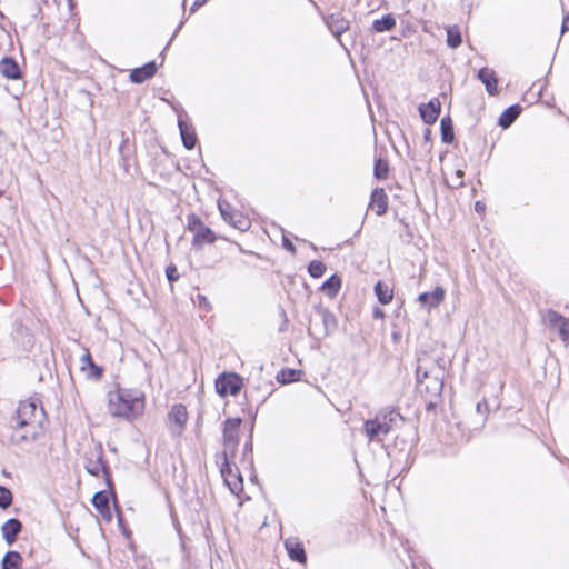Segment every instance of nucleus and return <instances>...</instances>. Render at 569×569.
Segmentation results:
<instances>
[{"instance_id": "72a5a7b5", "label": "nucleus", "mask_w": 569, "mask_h": 569, "mask_svg": "<svg viewBox=\"0 0 569 569\" xmlns=\"http://www.w3.org/2000/svg\"><path fill=\"white\" fill-rule=\"evenodd\" d=\"M299 376H300V371L295 370V369H286V370H281L278 373L277 380L280 383H290V382L297 381L299 379Z\"/></svg>"}, {"instance_id": "37998d69", "label": "nucleus", "mask_w": 569, "mask_h": 569, "mask_svg": "<svg viewBox=\"0 0 569 569\" xmlns=\"http://www.w3.org/2000/svg\"><path fill=\"white\" fill-rule=\"evenodd\" d=\"M567 31H569V14L563 17L561 23V34L566 33Z\"/></svg>"}, {"instance_id": "cd10ccee", "label": "nucleus", "mask_w": 569, "mask_h": 569, "mask_svg": "<svg viewBox=\"0 0 569 569\" xmlns=\"http://www.w3.org/2000/svg\"><path fill=\"white\" fill-rule=\"evenodd\" d=\"M340 288L341 279L337 274H333L330 278H328L321 286V290L330 298L336 297Z\"/></svg>"}, {"instance_id": "9b49d317", "label": "nucleus", "mask_w": 569, "mask_h": 569, "mask_svg": "<svg viewBox=\"0 0 569 569\" xmlns=\"http://www.w3.org/2000/svg\"><path fill=\"white\" fill-rule=\"evenodd\" d=\"M86 470L92 476H99L100 472H106V465L103 462V455L101 446L94 448L90 456L86 458Z\"/></svg>"}, {"instance_id": "20e7f679", "label": "nucleus", "mask_w": 569, "mask_h": 569, "mask_svg": "<svg viewBox=\"0 0 569 569\" xmlns=\"http://www.w3.org/2000/svg\"><path fill=\"white\" fill-rule=\"evenodd\" d=\"M240 418H228L223 423V451L221 459L234 457L239 443Z\"/></svg>"}, {"instance_id": "7ed1b4c3", "label": "nucleus", "mask_w": 569, "mask_h": 569, "mask_svg": "<svg viewBox=\"0 0 569 569\" xmlns=\"http://www.w3.org/2000/svg\"><path fill=\"white\" fill-rule=\"evenodd\" d=\"M315 316L309 321L308 333L311 337H326L336 329L335 316L322 306H316Z\"/></svg>"}, {"instance_id": "8fccbe9b", "label": "nucleus", "mask_w": 569, "mask_h": 569, "mask_svg": "<svg viewBox=\"0 0 569 569\" xmlns=\"http://www.w3.org/2000/svg\"><path fill=\"white\" fill-rule=\"evenodd\" d=\"M198 299H199L200 303H207L206 297L199 295Z\"/></svg>"}, {"instance_id": "412c9836", "label": "nucleus", "mask_w": 569, "mask_h": 569, "mask_svg": "<svg viewBox=\"0 0 569 569\" xmlns=\"http://www.w3.org/2000/svg\"><path fill=\"white\" fill-rule=\"evenodd\" d=\"M178 127H179L182 143L186 147V149H188V150L193 149L196 146V142H197V136H196L193 129L191 128V126H189L182 119H179Z\"/></svg>"}, {"instance_id": "423d86ee", "label": "nucleus", "mask_w": 569, "mask_h": 569, "mask_svg": "<svg viewBox=\"0 0 569 569\" xmlns=\"http://www.w3.org/2000/svg\"><path fill=\"white\" fill-rule=\"evenodd\" d=\"M220 472L230 491L239 495L243 490V481L238 468L232 469L230 459H222Z\"/></svg>"}, {"instance_id": "c9c22d12", "label": "nucleus", "mask_w": 569, "mask_h": 569, "mask_svg": "<svg viewBox=\"0 0 569 569\" xmlns=\"http://www.w3.org/2000/svg\"><path fill=\"white\" fill-rule=\"evenodd\" d=\"M325 271H326V266L321 261L312 260L308 264V272L312 278L322 277Z\"/></svg>"}, {"instance_id": "a211bd4d", "label": "nucleus", "mask_w": 569, "mask_h": 569, "mask_svg": "<svg viewBox=\"0 0 569 569\" xmlns=\"http://www.w3.org/2000/svg\"><path fill=\"white\" fill-rule=\"evenodd\" d=\"M157 71V66L153 61L146 63L140 68H136L130 72V80L134 83H143L146 80L153 77Z\"/></svg>"}, {"instance_id": "2eb2a0df", "label": "nucleus", "mask_w": 569, "mask_h": 569, "mask_svg": "<svg viewBox=\"0 0 569 569\" xmlns=\"http://www.w3.org/2000/svg\"><path fill=\"white\" fill-rule=\"evenodd\" d=\"M477 78L485 84L488 94L496 96L498 93V78L492 69L488 67L481 68L478 71Z\"/></svg>"}, {"instance_id": "b1692460", "label": "nucleus", "mask_w": 569, "mask_h": 569, "mask_svg": "<svg viewBox=\"0 0 569 569\" xmlns=\"http://www.w3.org/2000/svg\"><path fill=\"white\" fill-rule=\"evenodd\" d=\"M521 112V107L518 104H513L508 107L500 116L499 118V126L502 128H509L513 121L519 117Z\"/></svg>"}, {"instance_id": "a878e982", "label": "nucleus", "mask_w": 569, "mask_h": 569, "mask_svg": "<svg viewBox=\"0 0 569 569\" xmlns=\"http://www.w3.org/2000/svg\"><path fill=\"white\" fill-rule=\"evenodd\" d=\"M395 27H396V19L390 13L382 16L380 19L375 20L372 23V29L375 32L390 31Z\"/></svg>"}, {"instance_id": "ea45409f", "label": "nucleus", "mask_w": 569, "mask_h": 569, "mask_svg": "<svg viewBox=\"0 0 569 569\" xmlns=\"http://www.w3.org/2000/svg\"><path fill=\"white\" fill-rule=\"evenodd\" d=\"M562 327L560 329V335L559 337L561 338V340L563 342H566L567 345H569V320L567 322H562L560 323Z\"/></svg>"}, {"instance_id": "dca6fc26", "label": "nucleus", "mask_w": 569, "mask_h": 569, "mask_svg": "<svg viewBox=\"0 0 569 569\" xmlns=\"http://www.w3.org/2000/svg\"><path fill=\"white\" fill-rule=\"evenodd\" d=\"M446 292L442 287H436L431 292L420 293L418 300L422 306L436 308L443 301Z\"/></svg>"}, {"instance_id": "2f4dec72", "label": "nucleus", "mask_w": 569, "mask_h": 569, "mask_svg": "<svg viewBox=\"0 0 569 569\" xmlns=\"http://www.w3.org/2000/svg\"><path fill=\"white\" fill-rule=\"evenodd\" d=\"M462 42L461 33L457 27L447 28V44L448 47L456 49Z\"/></svg>"}, {"instance_id": "de8ad7c7", "label": "nucleus", "mask_w": 569, "mask_h": 569, "mask_svg": "<svg viewBox=\"0 0 569 569\" xmlns=\"http://www.w3.org/2000/svg\"><path fill=\"white\" fill-rule=\"evenodd\" d=\"M430 378L429 373L421 368V379L428 380Z\"/></svg>"}, {"instance_id": "49530a36", "label": "nucleus", "mask_w": 569, "mask_h": 569, "mask_svg": "<svg viewBox=\"0 0 569 569\" xmlns=\"http://www.w3.org/2000/svg\"><path fill=\"white\" fill-rule=\"evenodd\" d=\"M475 209L477 212H482V211H485V204L480 201H477L475 204Z\"/></svg>"}, {"instance_id": "f257e3e1", "label": "nucleus", "mask_w": 569, "mask_h": 569, "mask_svg": "<svg viewBox=\"0 0 569 569\" xmlns=\"http://www.w3.org/2000/svg\"><path fill=\"white\" fill-rule=\"evenodd\" d=\"M108 410L113 417L133 420L144 410V395L138 389L119 388L109 392Z\"/></svg>"}, {"instance_id": "4c0bfd02", "label": "nucleus", "mask_w": 569, "mask_h": 569, "mask_svg": "<svg viewBox=\"0 0 569 569\" xmlns=\"http://www.w3.org/2000/svg\"><path fill=\"white\" fill-rule=\"evenodd\" d=\"M188 229L193 233L203 226V222L196 214H189L187 217Z\"/></svg>"}, {"instance_id": "4be33fe9", "label": "nucleus", "mask_w": 569, "mask_h": 569, "mask_svg": "<svg viewBox=\"0 0 569 569\" xmlns=\"http://www.w3.org/2000/svg\"><path fill=\"white\" fill-rule=\"evenodd\" d=\"M92 505L103 518H111L109 496L104 491H98L93 495Z\"/></svg>"}, {"instance_id": "39448f33", "label": "nucleus", "mask_w": 569, "mask_h": 569, "mask_svg": "<svg viewBox=\"0 0 569 569\" xmlns=\"http://www.w3.org/2000/svg\"><path fill=\"white\" fill-rule=\"evenodd\" d=\"M242 386V378L233 372L222 373L216 380V390L221 397L238 395Z\"/></svg>"}, {"instance_id": "bb28decb", "label": "nucleus", "mask_w": 569, "mask_h": 569, "mask_svg": "<svg viewBox=\"0 0 569 569\" xmlns=\"http://www.w3.org/2000/svg\"><path fill=\"white\" fill-rule=\"evenodd\" d=\"M375 293L377 299L382 305H388L393 298V291L389 286L382 281H378L375 284Z\"/></svg>"}, {"instance_id": "4468645a", "label": "nucleus", "mask_w": 569, "mask_h": 569, "mask_svg": "<svg viewBox=\"0 0 569 569\" xmlns=\"http://www.w3.org/2000/svg\"><path fill=\"white\" fill-rule=\"evenodd\" d=\"M440 101L438 99L430 100L428 103L419 107V113L421 119L427 124H432L437 121L440 114Z\"/></svg>"}, {"instance_id": "09e8293b", "label": "nucleus", "mask_w": 569, "mask_h": 569, "mask_svg": "<svg viewBox=\"0 0 569 569\" xmlns=\"http://www.w3.org/2000/svg\"><path fill=\"white\" fill-rule=\"evenodd\" d=\"M382 316H383V312H382L381 310H379V309H376V310H375V317H376V318H377V317H382Z\"/></svg>"}, {"instance_id": "3c124183", "label": "nucleus", "mask_w": 569, "mask_h": 569, "mask_svg": "<svg viewBox=\"0 0 569 569\" xmlns=\"http://www.w3.org/2000/svg\"><path fill=\"white\" fill-rule=\"evenodd\" d=\"M429 134H430V131L427 129V130H426V134H425V136H426V139H428V138H429Z\"/></svg>"}, {"instance_id": "58836bf2", "label": "nucleus", "mask_w": 569, "mask_h": 569, "mask_svg": "<svg viewBox=\"0 0 569 569\" xmlns=\"http://www.w3.org/2000/svg\"><path fill=\"white\" fill-rule=\"evenodd\" d=\"M166 276L169 282H174L179 279V273L174 264H170L167 267Z\"/></svg>"}, {"instance_id": "c03bdc74", "label": "nucleus", "mask_w": 569, "mask_h": 569, "mask_svg": "<svg viewBox=\"0 0 569 569\" xmlns=\"http://www.w3.org/2000/svg\"><path fill=\"white\" fill-rule=\"evenodd\" d=\"M476 409H477V412L485 413L488 410L487 401L482 400V401L478 402Z\"/></svg>"}, {"instance_id": "79ce46f5", "label": "nucleus", "mask_w": 569, "mask_h": 569, "mask_svg": "<svg viewBox=\"0 0 569 569\" xmlns=\"http://www.w3.org/2000/svg\"><path fill=\"white\" fill-rule=\"evenodd\" d=\"M282 246L286 250H288L289 252L291 253H296V247L295 244L289 240L287 239L286 237H283L282 239Z\"/></svg>"}, {"instance_id": "6e6552de", "label": "nucleus", "mask_w": 569, "mask_h": 569, "mask_svg": "<svg viewBox=\"0 0 569 569\" xmlns=\"http://www.w3.org/2000/svg\"><path fill=\"white\" fill-rule=\"evenodd\" d=\"M325 23L338 42L345 47L341 36L349 30L350 21L341 12H333L325 17Z\"/></svg>"}, {"instance_id": "aec40b11", "label": "nucleus", "mask_w": 569, "mask_h": 569, "mask_svg": "<svg viewBox=\"0 0 569 569\" xmlns=\"http://www.w3.org/2000/svg\"><path fill=\"white\" fill-rule=\"evenodd\" d=\"M286 550L291 560L297 561L299 563H305L307 561V555L302 543L295 539H288L284 542Z\"/></svg>"}, {"instance_id": "f8f14e48", "label": "nucleus", "mask_w": 569, "mask_h": 569, "mask_svg": "<svg viewBox=\"0 0 569 569\" xmlns=\"http://www.w3.org/2000/svg\"><path fill=\"white\" fill-rule=\"evenodd\" d=\"M80 369L88 379L100 380L103 376V368L93 362L88 350L80 358Z\"/></svg>"}, {"instance_id": "1a4fd4ad", "label": "nucleus", "mask_w": 569, "mask_h": 569, "mask_svg": "<svg viewBox=\"0 0 569 569\" xmlns=\"http://www.w3.org/2000/svg\"><path fill=\"white\" fill-rule=\"evenodd\" d=\"M365 432L370 441H382L389 433V427L381 420V415H376L373 419L365 422Z\"/></svg>"}, {"instance_id": "0eeeda50", "label": "nucleus", "mask_w": 569, "mask_h": 569, "mask_svg": "<svg viewBox=\"0 0 569 569\" xmlns=\"http://www.w3.org/2000/svg\"><path fill=\"white\" fill-rule=\"evenodd\" d=\"M188 420L187 408L179 403L174 405L168 413L169 429L172 436H180Z\"/></svg>"}, {"instance_id": "a18cd8bd", "label": "nucleus", "mask_w": 569, "mask_h": 569, "mask_svg": "<svg viewBox=\"0 0 569 569\" xmlns=\"http://www.w3.org/2000/svg\"><path fill=\"white\" fill-rule=\"evenodd\" d=\"M456 176H457V178H458V179H462V177H463V171H462V170H457V171H456ZM462 184H463L462 180H459V181L457 182V186H456V187H461Z\"/></svg>"}, {"instance_id": "5701e85b", "label": "nucleus", "mask_w": 569, "mask_h": 569, "mask_svg": "<svg viewBox=\"0 0 569 569\" xmlns=\"http://www.w3.org/2000/svg\"><path fill=\"white\" fill-rule=\"evenodd\" d=\"M216 241V234L214 232L207 226L200 227L194 233H193V244L194 246H202L204 243L211 244Z\"/></svg>"}, {"instance_id": "f03ea898", "label": "nucleus", "mask_w": 569, "mask_h": 569, "mask_svg": "<svg viewBox=\"0 0 569 569\" xmlns=\"http://www.w3.org/2000/svg\"><path fill=\"white\" fill-rule=\"evenodd\" d=\"M43 415V409H38L36 400L20 401L13 421L16 422L14 428L23 429V432L17 437L13 436V442L22 443L36 440Z\"/></svg>"}, {"instance_id": "7c9ffc66", "label": "nucleus", "mask_w": 569, "mask_h": 569, "mask_svg": "<svg viewBox=\"0 0 569 569\" xmlns=\"http://www.w3.org/2000/svg\"><path fill=\"white\" fill-rule=\"evenodd\" d=\"M378 415H381V420L385 421L389 427V432L391 431L392 427L398 423V421L403 420L402 416L393 409L380 411Z\"/></svg>"}, {"instance_id": "9d476101", "label": "nucleus", "mask_w": 569, "mask_h": 569, "mask_svg": "<svg viewBox=\"0 0 569 569\" xmlns=\"http://www.w3.org/2000/svg\"><path fill=\"white\" fill-rule=\"evenodd\" d=\"M417 382H418V389L419 391L426 392L430 397H438L440 396L443 382L439 377H430L428 380L421 379V366H418L417 371Z\"/></svg>"}, {"instance_id": "473e14b6", "label": "nucleus", "mask_w": 569, "mask_h": 569, "mask_svg": "<svg viewBox=\"0 0 569 569\" xmlns=\"http://www.w3.org/2000/svg\"><path fill=\"white\" fill-rule=\"evenodd\" d=\"M388 172H389L388 162L386 160H382L381 158L377 159L375 161V168H373L375 177L379 180H385L388 177Z\"/></svg>"}, {"instance_id": "f704fd0d", "label": "nucleus", "mask_w": 569, "mask_h": 569, "mask_svg": "<svg viewBox=\"0 0 569 569\" xmlns=\"http://www.w3.org/2000/svg\"><path fill=\"white\" fill-rule=\"evenodd\" d=\"M228 222L239 230H246L249 228V221L246 218H243L242 214L239 212H233L229 217Z\"/></svg>"}, {"instance_id": "a19ab883", "label": "nucleus", "mask_w": 569, "mask_h": 569, "mask_svg": "<svg viewBox=\"0 0 569 569\" xmlns=\"http://www.w3.org/2000/svg\"><path fill=\"white\" fill-rule=\"evenodd\" d=\"M229 209H230V206L228 203H226V206L223 203H219V210L226 221H229V217L233 213V212H230Z\"/></svg>"}, {"instance_id": "ddd939ff", "label": "nucleus", "mask_w": 569, "mask_h": 569, "mask_svg": "<svg viewBox=\"0 0 569 569\" xmlns=\"http://www.w3.org/2000/svg\"><path fill=\"white\" fill-rule=\"evenodd\" d=\"M22 530V523L17 518L8 519L2 526H1V533L4 539V541L11 546L16 542L19 533Z\"/></svg>"}, {"instance_id": "f3484780", "label": "nucleus", "mask_w": 569, "mask_h": 569, "mask_svg": "<svg viewBox=\"0 0 569 569\" xmlns=\"http://www.w3.org/2000/svg\"><path fill=\"white\" fill-rule=\"evenodd\" d=\"M0 73L11 80H17L21 78V70L18 62L10 57H4L0 61Z\"/></svg>"}, {"instance_id": "6ab92c4d", "label": "nucleus", "mask_w": 569, "mask_h": 569, "mask_svg": "<svg viewBox=\"0 0 569 569\" xmlns=\"http://www.w3.org/2000/svg\"><path fill=\"white\" fill-rule=\"evenodd\" d=\"M370 206L378 216H382L388 209V197L382 188H377L371 192Z\"/></svg>"}, {"instance_id": "393cba45", "label": "nucleus", "mask_w": 569, "mask_h": 569, "mask_svg": "<svg viewBox=\"0 0 569 569\" xmlns=\"http://www.w3.org/2000/svg\"><path fill=\"white\" fill-rule=\"evenodd\" d=\"M23 558L18 551L6 552L1 561V569H21Z\"/></svg>"}, {"instance_id": "c756f323", "label": "nucleus", "mask_w": 569, "mask_h": 569, "mask_svg": "<svg viewBox=\"0 0 569 569\" xmlns=\"http://www.w3.org/2000/svg\"><path fill=\"white\" fill-rule=\"evenodd\" d=\"M441 139L445 143H451L455 138L453 127L449 117L442 118L440 122Z\"/></svg>"}, {"instance_id": "e433bc0d", "label": "nucleus", "mask_w": 569, "mask_h": 569, "mask_svg": "<svg viewBox=\"0 0 569 569\" xmlns=\"http://www.w3.org/2000/svg\"><path fill=\"white\" fill-rule=\"evenodd\" d=\"M12 505V492L3 486H0V508L6 510Z\"/></svg>"}, {"instance_id": "c85d7f7f", "label": "nucleus", "mask_w": 569, "mask_h": 569, "mask_svg": "<svg viewBox=\"0 0 569 569\" xmlns=\"http://www.w3.org/2000/svg\"><path fill=\"white\" fill-rule=\"evenodd\" d=\"M545 321L552 330H556L558 335H560V329L562 327L560 323L567 322L568 319L553 310H549L545 317Z\"/></svg>"}]
</instances>
